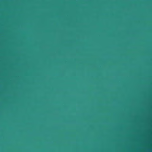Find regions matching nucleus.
<instances>
[{
  "label": "nucleus",
  "instance_id": "f257e3e1",
  "mask_svg": "<svg viewBox=\"0 0 152 152\" xmlns=\"http://www.w3.org/2000/svg\"><path fill=\"white\" fill-rule=\"evenodd\" d=\"M69 87H82V86H67V89L69 88Z\"/></svg>",
  "mask_w": 152,
  "mask_h": 152
},
{
  "label": "nucleus",
  "instance_id": "f03ea898",
  "mask_svg": "<svg viewBox=\"0 0 152 152\" xmlns=\"http://www.w3.org/2000/svg\"><path fill=\"white\" fill-rule=\"evenodd\" d=\"M67 133H69V132L68 131V130H67Z\"/></svg>",
  "mask_w": 152,
  "mask_h": 152
}]
</instances>
